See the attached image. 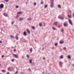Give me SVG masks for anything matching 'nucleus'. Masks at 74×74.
Returning a JSON list of instances; mask_svg holds the SVG:
<instances>
[{
  "label": "nucleus",
  "mask_w": 74,
  "mask_h": 74,
  "mask_svg": "<svg viewBox=\"0 0 74 74\" xmlns=\"http://www.w3.org/2000/svg\"><path fill=\"white\" fill-rule=\"evenodd\" d=\"M53 1L54 0H51L50 1H51L50 3V6L51 8H53V6L54 5L53 4Z\"/></svg>",
  "instance_id": "1"
},
{
  "label": "nucleus",
  "mask_w": 74,
  "mask_h": 74,
  "mask_svg": "<svg viewBox=\"0 0 74 74\" xmlns=\"http://www.w3.org/2000/svg\"><path fill=\"white\" fill-rule=\"evenodd\" d=\"M0 8H4V5L3 4H1L0 5Z\"/></svg>",
  "instance_id": "2"
},
{
  "label": "nucleus",
  "mask_w": 74,
  "mask_h": 74,
  "mask_svg": "<svg viewBox=\"0 0 74 74\" xmlns=\"http://www.w3.org/2000/svg\"><path fill=\"white\" fill-rule=\"evenodd\" d=\"M69 23L71 25H73V23H72V22H71V20L69 19Z\"/></svg>",
  "instance_id": "3"
},
{
  "label": "nucleus",
  "mask_w": 74,
  "mask_h": 74,
  "mask_svg": "<svg viewBox=\"0 0 74 74\" xmlns=\"http://www.w3.org/2000/svg\"><path fill=\"white\" fill-rule=\"evenodd\" d=\"M13 56L15 58H18V56L16 54H13Z\"/></svg>",
  "instance_id": "4"
},
{
  "label": "nucleus",
  "mask_w": 74,
  "mask_h": 74,
  "mask_svg": "<svg viewBox=\"0 0 74 74\" xmlns=\"http://www.w3.org/2000/svg\"><path fill=\"white\" fill-rule=\"evenodd\" d=\"M3 15H4V16H6V17H8V15H7V14L4 13L3 14Z\"/></svg>",
  "instance_id": "5"
},
{
  "label": "nucleus",
  "mask_w": 74,
  "mask_h": 74,
  "mask_svg": "<svg viewBox=\"0 0 74 74\" xmlns=\"http://www.w3.org/2000/svg\"><path fill=\"white\" fill-rule=\"evenodd\" d=\"M59 64L60 66L61 67H62V65L63 64V63H62L61 62H59Z\"/></svg>",
  "instance_id": "6"
},
{
  "label": "nucleus",
  "mask_w": 74,
  "mask_h": 74,
  "mask_svg": "<svg viewBox=\"0 0 74 74\" xmlns=\"http://www.w3.org/2000/svg\"><path fill=\"white\" fill-rule=\"evenodd\" d=\"M64 26L65 27H67L68 26V24H66L65 23H64Z\"/></svg>",
  "instance_id": "7"
},
{
  "label": "nucleus",
  "mask_w": 74,
  "mask_h": 74,
  "mask_svg": "<svg viewBox=\"0 0 74 74\" xmlns=\"http://www.w3.org/2000/svg\"><path fill=\"white\" fill-rule=\"evenodd\" d=\"M23 34L24 36H27V34H26V32H24L23 33Z\"/></svg>",
  "instance_id": "8"
},
{
  "label": "nucleus",
  "mask_w": 74,
  "mask_h": 74,
  "mask_svg": "<svg viewBox=\"0 0 74 74\" xmlns=\"http://www.w3.org/2000/svg\"><path fill=\"white\" fill-rule=\"evenodd\" d=\"M58 18L59 19H61L62 20H63V17L59 16L58 17Z\"/></svg>",
  "instance_id": "9"
},
{
  "label": "nucleus",
  "mask_w": 74,
  "mask_h": 74,
  "mask_svg": "<svg viewBox=\"0 0 74 74\" xmlns=\"http://www.w3.org/2000/svg\"><path fill=\"white\" fill-rule=\"evenodd\" d=\"M54 25H56H56H58V22H55L54 23H53Z\"/></svg>",
  "instance_id": "10"
},
{
  "label": "nucleus",
  "mask_w": 74,
  "mask_h": 74,
  "mask_svg": "<svg viewBox=\"0 0 74 74\" xmlns=\"http://www.w3.org/2000/svg\"><path fill=\"white\" fill-rule=\"evenodd\" d=\"M27 31L29 34H30V31L28 29H27Z\"/></svg>",
  "instance_id": "11"
},
{
  "label": "nucleus",
  "mask_w": 74,
  "mask_h": 74,
  "mask_svg": "<svg viewBox=\"0 0 74 74\" xmlns=\"http://www.w3.org/2000/svg\"><path fill=\"white\" fill-rule=\"evenodd\" d=\"M58 7L59 8H61V6L60 5H58Z\"/></svg>",
  "instance_id": "12"
},
{
  "label": "nucleus",
  "mask_w": 74,
  "mask_h": 74,
  "mask_svg": "<svg viewBox=\"0 0 74 74\" xmlns=\"http://www.w3.org/2000/svg\"><path fill=\"white\" fill-rule=\"evenodd\" d=\"M23 21V18H21L19 19V21Z\"/></svg>",
  "instance_id": "13"
},
{
  "label": "nucleus",
  "mask_w": 74,
  "mask_h": 74,
  "mask_svg": "<svg viewBox=\"0 0 74 74\" xmlns=\"http://www.w3.org/2000/svg\"><path fill=\"white\" fill-rule=\"evenodd\" d=\"M63 57L62 55L60 57V59H63Z\"/></svg>",
  "instance_id": "14"
},
{
  "label": "nucleus",
  "mask_w": 74,
  "mask_h": 74,
  "mask_svg": "<svg viewBox=\"0 0 74 74\" xmlns=\"http://www.w3.org/2000/svg\"><path fill=\"white\" fill-rule=\"evenodd\" d=\"M32 28L33 30H34L35 29V27L34 26H32Z\"/></svg>",
  "instance_id": "15"
},
{
  "label": "nucleus",
  "mask_w": 74,
  "mask_h": 74,
  "mask_svg": "<svg viewBox=\"0 0 74 74\" xmlns=\"http://www.w3.org/2000/svg\"><path fill=\"white\" fill-rule=\"evenodd\" d=\"M68 16L69 17V18H71V16L69 15H68Z\"/></svg>",
  "instance_id": "16"
},
{
  "label": "nucleus",
  "mask_w": 74,
  "mask_h": 74,
  "mask_svg": "<svg viewBox=\"0 0 74 74\" xmlns=\"http://www.w3.org/2000/svg\"><path fill=\"white\" fill-rule=\"evenodd\" d=\"M32 60H29V63H32Z\"/></svg>",
  "instance_id": "17"
},
{
  "label": "nucleus",
  "mask_w": 74,
  "mask_h": 74,
  "mask_svg": "<svg viewBox=\"0 0 74 74\" xmlns=\"http://www.w3.org/2000/svg\"><path fill=\"white\" fill-rule=\"evenodd\" d=\"M22 13V12H19L17 13V14H20Z\"/></svg>",
  "instance_id": "18"
},
{
  "label": "nucleus",
  "mask_w": 74,
  "mask_h": 74,
  "mask_svg": "<svg viewBox=\"0 0 74 74\" xmlns=\"http://www.w3.org/2000/svg\"><path fill=\"white\" fill-rule=\"evenodd\" d=\"M60 44H63V41H60Z\"/></svg>",
  "instance_id": "19"
},
{
  "label": "nucleus",
  "mask_w": 74,
  "mask_h": 74,
  "mask_svg": "<svg viewBox=\"0 0 74 74\" xmlns=\"http://www.w3.org/2000/svg\"><path fill=\"white\" fill-rule=\"evenodd\" d=\"M10 37H11V38H14V36L12 35H10Z\"/></svg>",
  "instance_id": "20"
},
{
  "label": "nucleus",
  "mask_w": 74,
  "mask_h": 74,
  "mask_svg": "<svg viewBox=\"0 0 74 74\" xmlns=\"http://www.w3.org/2000/svg\"><path fill=\"white\" fill-rule=\"evenodd\" d=\"M67 58H68V59H70V58H71V57L70 56H67Z\"/></svg>",
  "instance_id": "21"
},
{
  "label": "nucleus",
  "mask_w": 74,
  "mask_h": 74,
  "mask_svg": "<svg viewBox=\"0 0 74 74\" xmlns=\"http://www.w3.org/2000/svg\"><path fill=\"white\" fill-rule=\"evenodd\" d=\"M30 51L31 52H32V48H31L30 49Z\"/></svg>",
  "instance_id": "22"
},
{
  "label": "nucleus",
  "mask_w": 74,
  "mask_h": 74,
  "mask_svg": "<svg viewBox=\"0 0 74 74\" xmlns=\"http://www.w3.org/2000/svg\"><path fill=\"white\" fill-rule=\"evenodd\" d=\"M2 72H6V71L4 70H2Z\"/></svg>",
  "instance_id": "23"
},
{
  "label": "nucleus",
  "mask_w": 74,
  "mask_h": 74,
  "mask_svg": "<svg viewBox=\"0 0 74 74\" xmlns=\"http://www.w3.org/2000/svg\"><path fill=\"white\" fill-rule=\"evenodd\" d=\"M52 29H53L54 30H56V28H54L53 27H52Z\"/></svg>",
  "instance_id": "24"
},
{
  "label": "nucleus",
  "mask_w": 74,
  "mask_h": 74,
  "mask_svg": "<svg viewBox=\"0 0 74 74\" xmlns=\"http://www.w3.org/2000/svg\"><path fill=\"white\" fill-rule=\"evenodd\" d=\"M39 26H40V27H41V26H42V24H41V23H40L39 24Z\"/></svg>",
  "instance_id": "25"
},
{
  "label": "nucleus",
  "mask_w": 74,
  "mask_h": 74,
  "mask_svg": "<svg viewBox=\"0 0 74 74\" xmlns=\"http://www.w3.org/2000/svg\"><path fill=\"white\" fill-rule=\"evenodd\" d=\"M15 37H16V39H17V40H18V36H16Z\"/></svg>",
  "instance_id": "26"
},
{
  "label": "nucleus",
  "mask_w": 74,
  "mask_h": 74,
  "mask_svg": "<svg viewBox=\"0 0 74 74\" xmlns=\"http://www.w3.org/2000/svg\"><path fill=\"white\" fill-rule=\"evenodd\" d=\"M14 21H13L11 23L12 25H13V24H14Z\"/></svg>",
  "instance_id": "27"
},
{
  "label": "nucleus",
  "mask_w": 74,
  "mask_h": 74,
  "mask_svg": "<svg viewBox=\"0 0 74 74\" xmlns=\"http://www.w3.org/2000/svg\"><path fill=\"white\" fill-rule=\"evenodd\" d=\"M47 6H48V5H46L45 6V8H46V7H47Z\"/></svg>",
  "instance_id": "28"
},
{
  "label": "nucleus",
  "mask_w": 74,
  "mask_h": 74,
  "mask_svg": "<svg viewBox=\"0 0 74 74\" xmlns=\"http://www.w3.org/2000/svg\"><path fill=\"white\" fill-rule=\"evenodd\" d=\"M31 19H31L30 18H27V20L28 21H30V20H31Z\"/></svg>",
  "instance_id": "29"
},
{
  "label": "nucleus",
  "mask_w": 74,
  "mask_h": 74,
  "mask_svg": "<svg viewBox=\"0 0 74 74\" xmlns=\"http://www.w3.org/2000/svg\"><path fill=\"white\" fill-rule=\"evenodd\" d=\"M43 3L44 2H43V1H42L40 3V4H43Z\"/></svg>",
  "instance_id": "30"
},
{
  "label": "nucleus",
  "mask_w": 74,
  "mask_h": 74,
  "mask_svg": "<svg viewBox=\"0 0 74 74\" xmlns=\"http://www.w3.org/2000/svg\"><path fill=\"white\" fill-rule=\"evenodd\" d=\"M58 45V43H56L55 44V46H57V45Z\"/></svg>",
  "instance_id": "31"
},
{
  "label": "nucleus",
  "mask_w": 74,
  "mask_h": 74,
  "mask_svg": "<svg viewBox=\"0 0 74 74\" xmlns=\"http://www.w3.org/2000/svg\"><path fill=\"white\" fill-rule=\"evenodd\" d=\"M63 49H64V50H66V47H64Z\"/></svg>",
  "instance_id": "32"
},
{
  "label": "nucleus",
  "mask_w": 74,
  "mask_h": 74,
  "mask_svg": "<svg viewBox=\"0 0 74 74\" xmlns=\"http://www.w3.org/2000/svg\"><path fill=\"white\" fill-rule=\"evenodd\" d=\"M58 28H60V25H58Z\"/></svg>",
  "instance_id": "33"
},
{
  "label": "nucleus",
  "mask_w": 74,
  "mask_h": 74,
  "mask_svg": "<svg viewBox=\"0 0 74 74\" xmlns=\"http://www.w3.org/2000/svg\"><path fill=\"white\" fill-rule=\"evenodd\" d=\"M18 7H19V6L18 5H16V8H18Z\"/></svg>",
  "instance_id": "34"
},
{
  "label": "nucleus",
  "mask_w": 74,
  "mask_h": 74,
  "mask_svg": "<svg viewBox=\"0 0 74 74\" xmlns=\"http://www.w3.org/2000/svg\"><path fill=\"white\" fill-rule=\"evenodd\" d=\"M8 70H11V69H10V68H8Z\"/></svg>",
  "instance_id": "35"
},
{
  "label": "nucleus",
  "mask_w": 74,
  "mask_h": 74,
  "mask_svg": "<svg viewBox=\"0 0 74 74\" xmlns=\"http://www.w3.org/2000/svg\"><path fill=\"white\" fill-rule=\"evenodd\" d=\"M61 32H63V28H62L61 30Z\"/></svg>",
  "instance_id": "36"
},
{
  "label": "nucleus",
  "mask_w": 74,
  "mask_h": 74,
  "mask_svg": "<svg viewBox=\"0 0 74 74\" xmlns=\"http://www.w3.org/2000/svg\"><path fill=\"white\" fill-rule=\"evenodd\" d=\"M27 58H29V55H27Z\"/></svg>",
  "instance_id": "37"
},
{
  "label": "nucleus",
  "mask_w": 74,
  "mask_h": 74,
  "mask_svg": "<svg viewBox=\"0 0 74 74\" xmlns=\"http://www.w3.org/2000/svg\"><path fill=\"white\" fill-rule=\"evenodd\" d=\"M18 73V71H17L15 73L17 74V73Z\"/></svg>",
  "instance_id": "38"
},
{
  "label": "nucleus",
  "mask_w": 74,
  "mask_h": 74,
  "mask_svg": "<svg viewBox=\"0 0 74 74\" xmlns=\"http://www.w3.org/2000/svg\"><path fill=\"white\" fill-rule=\"evenodd\" d=\"M34 5H36V3H34Z\"/></svg>",
  "instance_id": "39"
},
{
  "label": "nucleus",
  "mask_w": 74,
  "mask_h": 74,
  "mask_svg": "<svg viewBox=\"0 0 74 74\" xmlns=\"http://www.w3.org/2000/svg\"><path fill=\"white\" fill-rule=\"evenodd\" d=\"M4 55H3L2 56H1V58H4Z\"/></svg>",
  "instance_id": "40"
},
{
  "label": "nucleus",
  "mask_w": 74,
  "mask_h": 74,
  "mask_svg": "<svg viewBox=\"0 0 74 74\" xmlns=\"http://www.w3.org/2000/svg\"><path fill=\"white\" fill-rule=\"evenodd\" d=\"M11 61H12V62H14V59H12L11 60Z\"/></svg>",
  "instance_id": "41"
},
{
  "label": "nucleus",
  "mask_w": 74,
  "mask_h": 74,
  "mask_svg": "<svg viewBox=\"0 0 74 74\" xmlns=\"http://www.w3.org/2000/svg\"><path fill=\"white\" fill-rule=\"evenodd\" d=\"M28 70H29V71H31V69H30L29 68L28 69Z\"/></svg>",
  "instance_id": "42"
},
{
  "label": "nucleus",
  "mask_w": 74,
  "mask_h": 74,
  "mask_svg": "<svg viewBox=\"0 0 74 74\" xmlns=\"http://www.w3.org/2000/svg\"><path fill=\"white\" fill-rule=\"evenodd\" d=\"M6 2H8V0H5Z\"/></svg>",
  "instance_id": "43"
},
{
  "label": "nucleus",
  "mask_w": 74,
  "mask_h": 74,
  "mask_svg": "<svg viewBox=\"0 0 74 74\" xmlns=\"http://www.w3.org/2000/svg\"><path fill=\"white\" fill-rule=\"evenodd\" d=\"M14 51V52H15V51H16V49H14L13 50Z\"/></svg>",
  "instance_id": "44"
},
{
  "label": "nucleus",
  "mask_w": 74,
  "mask_h": 74,
  "mask_svg": "<svg viewBox=\"0 0 74 74\" xmlns=\"http://www.w3.org/2000/svg\"><path fill=\"white\" fill-rule=\"evenodd\" d=\"M18 17H19V16L18 15L16 16V18H17Z\"/></svg>",
  "instance_id": "45"
},
{
  "label": "nucleus",
  "mask_w": 74,
  "mask_h": 74,
  "mask_svg": "<svg viewBox=\"0 0 74 74\" xmlns=\"http://www.w3.org/2000/svg\"><path fill=\"white\" fill-rule=\"evenodd\" d=\"M7 74H10V73L8 72H7Z\"/></svg>",
  "instance_id": "46"
},
{
  "label": "nucleus",
  "mask_w": 74,
  "mask_h": 74,
  "mask_svg": "<svg viewBox=\"0 0 74 74\" xmlns=\"http://www.w3.org/2000/svg\"><path fill=\"white\" fill-rule=\"evenodd\" d=\"M73 17H74V13L73 14Z\"/></svg>",
  "instance_id": "47"
},
{
  "label": "nucleus",
  "mask_w": 74,
  "mask_h": 74,
  "mask_svg": "<svg viewBox=\"0 0 74 74\" xmlns=\"http://www.w3.org/2000/svg\"><path fill=\"white\" fill-rule=\"evenodd\" d=\"M0 43H2V42H1V41H0Z\"/></svg>",
  "instance_id": "48"
},
{
  "label": "nucleus",
  "mask_w": 74,
  "mask_h": 74,
  "mask_svg": "<svg viewBox=\"0 0 74 74\" xmlns=\"http://www.w3.org/2000/svg\"><path fill=\"white\" fill-rule=\"evenodd\" d=\"M43 59H44V60H45V58L43 57Z\"/></svg>",
  "instance_id": "49"
},
{
  "label": "nucleus",
  "mask_w": 74,
  "mask_h": 74,
  "mask_svg": "<svg viewBox=\"0 0 74 74\" xmlns=\"http://www.w3.org/2000/svg\"><path fill=\"white\" fill-rule=\"evenodd\" d=\"M24 58V56H22V58Z\"/></svg>",
  "instance_id": "50"
},
{
  "label": "nucleus",
  "mask_w": 74,
  "mask_h": 74,
  "mask_svg": "<svg viewBox=\"0 0 74 74\" xmlns=\"http://www.w3.org/2000/svg\"><path fill=\"white\" fill-rule=\"evenodd\" d=\"M42 50H43V51L44 50V48H42Z\"/></svg>",
  "instance_id": "51"
},
{
  "label": "nucleus",
  "mask_w": 74,
  "mask_h": 74,
  "mask_svg": "<svg viewBox=\"0 0 74 74\" xmlns=\"http://www.w3.org/2000/svg\"><path fill=\"white\" fill-rule=\"evenodd\" d=\"M44 72H43L42 73V74H44Z\"/></svg>",
  "instance_id": "52"
},
{
  "label": "nucleus",
  "mask_w": 74,
  "mask_h": 74,
  "mask_svg": "<svg viewBox=\"0 0 74 74\" xmlns=\"http://www.w3.org/2000/svg\"><path fill=\"white\" fill-rule=\"evenodd\" d=\"M0 66H1V64H0Z\"/></svg>",
  "instance_id": "53"
},
{
  "label": "nucleus",
  "mask_w": 74,
  "mask_h": 74,
  "mask_svg": "<svg viewBox=\"0 0 74 74\" xmlns=\"http://www.w3.org/2000/svg\"><path fill=\"white\" fill-rule=\"evenodd\" d=\"M70 12H71V11H70Z\"/></svg>",
  "instance_id": "54"
},
{
  "label": "nucleus",
  "mask_w": 74,
  "mask_h": 74,
  "mask_svg": "<svg viewBox=\"0 0 74 74\" xmlns=\"http://www.w3.org/2000/svg\"><path fill=\"white\" fill-rule=\"evenodd\" d=\"M16 69L17 70H18V69H17V68Z\"/></svg>",
  "instance_id": "55"
},
{
  "label": "nucleus",
  "mask_w": 74,
  "mask_h": 74,
  "mask_svg": "<svg viewBox=\"0 0 74 74\" xmlns=\"http://www.w3.org/2000/svg\"><path fill=\"white\" fill-rule=\"evenodd\" d=\"M1 31H2L3 30V29H1Z\"/></svg>",
  "instance_id": "56"
},
{
  "label": "nucleus",
  "mask_w": 74,
  "mask_h": 74,
  "mask_svg": "<svg viewBox=\"0 0 74 74\" xmlns=\"http://www.w3.org/2000/svg\"><path fill=\"white\" fill-rule=\"evenodd\" d=\"M26 3L27 4V2H26Z\"/></svg>",
  "instance_id": "57"
},
{
  "label": "nucleus",
  "mask_w": 74,
  "mask_h": 74,
  "mask_svg": "<svg viewBox=\"0 0 74 74\" xmlns=\"http://www.w3.org/2000/svg\"><path fill=\"white\" fill-rule=\"evenodd\" d=\"M27 1H28V0H27Z\"/></svg>",
  "instance_id": "58"
}]
</instances>
